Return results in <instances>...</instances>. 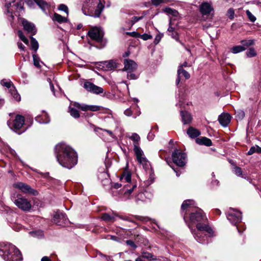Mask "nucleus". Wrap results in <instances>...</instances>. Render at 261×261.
<instances>
[{"instance_id": "f257e3e1", "label": "nucleus", "mask_w": 261, "mask_h": 261, "mask_svg": "<svg viewBox=\"0 0 261 261\" xmlns=\"http://www.w3.org/2000/svg\"><path fill=\"white\" fill-rule=\"evenodd\" d=\"M206 221L207 218L202 211L198 209L196 210L195 213H191L190 221L188 223V226L193 234L195 239L201 244L208 243L207 237H206V235L203 233V231L208 233L209 237L213 236L212 229L208 225L204 223Z\"/></svg>"}, {"instance_id": "f03ea898", "label": "nucleus", "mask_w": 261, "mask_h": 261, "mask_svg": "<svg viewBox=\"0 0 261 261\" xmlns=\"http://www.w3.org/2000/svg\"><path fill=\"white\" fill-rule=\"evenodd\" d=\"M55 149L57 160L62 167L71 169L77 164L76 153L65 143L58 144L55 146Z\"/></svg>"}, {"instance_id": "7ed1b4c3", "label": "nucleus", "mask_w": 261, "mask_h": 261, "mask_svg": "<svg viewBox=\"0 0 261 261\" xmlns=\"http://www.w3.org/2000/svg\"><path fill=\"white\" fill-rule=\"evenodd\" d=\"M0 255L5 261H18L22 259L20 251L11 244L0 245Z\"/></svg>"}, {"instance_id": "20e7f679", "label": "nucleus", "mask_w": 261, "mask_h": 261, "mask_svg": "<svg viewBox=\"0 0 261 261\" xmlns=\"http://www.w3.org/2000/svg\"><path fill=\"white\" fill-rule=\"evenodd\" d=\"M100 0H86L83 7V12L86 15L99 17L103 9Z\"/></svg>"}, {"instance_id": "39448f33", "label": "nucleus", "mask_w": 261, "mask_h": 261, "mask_svg": "<svg viewBox=\"0 0 261 261\" xmlns=\"http://www.w3.org/2000/svg\"><path fill=\"white\" fill-rule=\"evenodd\" d=\"M14 203L18 208L23 212L30 211L32 207L31 201L22 196L17 197L14 200Z\"/></svg>"}, {"instance_id": "423d86ee", "label": "nucleus", "mask_w": 261, "mask_h": 261, "mask_svg": "<svg viewBox=\"0 0 261 261\" xmlns=\"http://www.w3.org/2000/svg\"><path fill=\"white\" fill-rule=\"evenodd\" d=\"M173 162L178 166L182 167L186 163V154L178 150H174L172 154Z\"/></svg>"}, {"instance_id": "0eeeda50", "label": "nucleus", "mask_w": 261, "mask_h": 261, "mask_svg": "<svg viewBox=\"0 0 261 261\" xmlns=\"http://www.w3.org/2000/svg\"><path fill=\"white\" fill-rule=\"evenodd\" d=\"M24 117L20 115H17L15 119L12 122L8 121L7 123L11 129L13 130L18 134H21L22 132H19V129L22 127L24 124Z\"/></svg>"}, {"instance_id": "6e6552de", "label": "nucleus", "mask_w": 261, "mask_h": 261, "mask_svg": "<svg viewBox=\"0 0 261 261\" xmlns=\"http://www.w3.org/2000/svg\"><path fill=\"white\" fill-rule=\"evenodd\" d=\"M227 219L233 225H236L242 220V213L236 209L230 208L227 213Z\"/></svg>"}, {"instance_id": "1a4fd4ad", "label": "nucleus", "mask_w": 261, "mask_h": 261, "mask_svg": "<svg viewBox=\"0 0 261 261\" xmlns=\"http://www.w3.org/2000/svg\"><path fill=\"white\" fill-rule=\"evenodd\" d=\"M53 220L56 224L61 226H65L68 223V219L65 214L59 211L55 213Z\"/></svg>"}, {"instance_id": "9d476101", "label": "nucleus", "mask_w": 261, "mask_h": 261, "mask_svg": "<svg viewBox=\"0 0 261 261\" xmlns=\"http://www.w3.org/2000/svg\"><path fill=\"white\" fill-rule=\"evenodd\" d=\"M88 36L96 42H100L103 37V33L100 28L94 27L90 30L88 33Z\"/></svg>"}, {"instance_id": "9b49d317", "label": "nucleus", "mask_w": 261, "mask_h": 261, "mask_svg": "<svg viewBox=\"0 0 261 261\" xmlns=\"http://www.w3.org/2000/svg\"><path fill=\"white\" fill-rule=\"evenodd\" d=\"M84 87L87 91L95 94H100L103 92L102 88L90 82H85L84 84Z\"/></svg>"}, {"instance_id": "f8f14e48", "label": "nucleus", "mask_w": 261, "mask_h": 261, "mask_svg": "<svg viewBox=\"0 0 261 261\" xmlns=\"http://www.w3.org/2000/svg\"><path fill=\"white\" fill-rule=\"evenodd\" d=\"M14 187L20 190L24 193H30L33 195H36L38 194V192L36 190L32 189L30 186L21 182L15 184Z\"/></svg>"}, {"instance_id": "ddd939ff", "label": "nucleus", "mask_w": 261, "mask_h": 261, "mask_svg": "<svg viewBox=\"0 0 261 261\" xmlns=\"http://www.w3.org/2000/svg\"><path fill=\"white\" fill-rule=\"evenodd\" d=\"M73 106L83 111H90L92 112H96L100 110L101 107L95 105H87L85 104H81L75 102Z\"/></svg>"}, {"instance_id": "4468645a", "label": "nucleus", "mask_w": 261, "mask_h": 261, "mask_svg": "<svg viewBox=\"0 0 261 261\" xmlns=\"http://www.w3.org/2000/svg\"><path fill=\"white\" fill-rule=\"evenodd\" d=\"M123 64L124 67L123 71H126L128 73L132 72L135 71L137 68V64L132 60L124 59Z\"/></svg>"}, {"instance_id": "2eb2a0df", "label": "nucleus", "mask_w": 261, "mask_h": 261, "mask_svg": "<svg viewBox=\"0 0 261 261\" xmlns=\"http://www.w3.org/2000/svg\"><path fill=\"white\" fill-rule=\"evenodd\" d=\"M33 1H34L36 4L39 7V8L45 13H46V11L49 8L48 4L45 2L44 0H25V2L27 4L31 7L33 4Z\"/></svg>"}, {"instance_id": "dca6fc26", "label": "nucleus", "mask_w": 261, "mask_h": 261, "mask_svg": "<svg viewBox=\"0 0 261 261\" xmlns=\"http://www.w3.org/2000/svg\"><path fill=\"white\" fill-rule=\"evenodd\" d=\"M134 151L138 163L147 159L142 150L136 144H134Z\"/></svg>"}, {"instance_id": "f3484780", "label": "nucleus", "mask_w": 261, "mask_h": 261, "mask_svg": "<svg viewBox=\"0 0 261 261\" xmlns=\"http://www.w3.org/2000/svg\"><path fill=\"white\" fill-rule=\"evenodd\" d=\"M22 23L24 29L28 33L31 34L32 35H34L36 34L37 31L34 24L25 19L22 20Z\"/></svg>"}, {"instance_id": "a211bd4d", "label": "nucleus", "mask_w": 261, "mask_h": 261, "mask_svg": "<svg viewBox=\"0 0 261 261\" xmlns=\"http://www.w3.org/2000/svg\"><path fill=\"white\" fill-rule=\"evenodd\" d=\"M231 117L228 113H222L219 115L218 120L219 123L224 127L227 126L231 121Z\"/></svg>"}, {"instance_id": "6ab92c4d", "label": "nucleus", "mask_w": 261, "mask_h": 261, "mask_svg": "<svg viewBox=\"0 0 261 261\" xmlns=\"http://www.w3.org/2000/svg\"><path fill=\"white\" fill-rule=\"evenodd\" d=\"M180 114L181 117V121L184 124H188L191 122L192 116L189 112L181 111Z\"/></svg>"}, {"instance_id": "aec40b11", "label": "nucleus", "mask_w": 261, "mask_h": 261, "mask_svg": "<svg viewBox=\"0 0 261 261\" xmlns=\"http://www.w3.org/2000/svg\"><path fill=\"white\" fill-rule=\"evenodd\" d=\"M212 10L213 8L210 3L205 2L200 6V11L203 15H207Z\"/></svg>"}, {"instance_id": "412c9836", "label": "nucleus", "mask_w": 261, "mask_h": 261, "mask_svg": "<svg viewBox=\"0 0 261 261\" xmlns=\"http://www.w3.org/2000/svg\"><path fill=\"white\" fill-rule=\"evenodd\" d=\"M187 133L191 138H195L200 135V131L193 127H189Z\"/></svg>"}, {"instance_id": "4be33fe9", "label": "nucleus", "mask_w": 261, "mask_h": 261, "mask_svg": "<svg viewBox=\"0 0 261 261\" xmlns=\"http://www.w3.org/2000/svg\"><path fill=\"white\" fill-rule=\"evenodd\" d=\"M194 204V201L192 200H185L181 205V211H190L191 208Z\"/></svg>"}, {"instance_id": "5701e85b", "label": "nucleus", "mask_w": 261, "mask_h": 261, "mask_svg": "<svg viewBox=\"0 0 261 261\" xmlns=\"http://www.w3.org/2000/svg\"><path fill=\"white\" fill-rule=\"evenodd\" d=\"M196 142L199 145H204L207 146H211L212 145V141L206 137H201L197 138Z\"/></svg>"}, {"instance_id": "b1692460", "label": "nucleus", "mask_w": 261, "mask_h": 261, "mask_svg": "<svg viewBox=\"0 0 261 261\" xmlns=\"http://www.w3.org/2000/svg\"><path fill=\"white\" fill-rule=\"evenodd\" d=\"M232 171L233 173L238 176L246 178V176L243 175L242 169L240 167L237 166L235 164L232 165Z\"/></svg>"}, {"instance_id": "393cba45", "label": "nucleus", "mask_w": 261, "mask_h": 261, "mask_svg": "<svg viewBox=\"0 0 261 261\" xmlns=\"http://www.w3.org/2000/svg\"><path fill=\"white\" fill-rule=\"evenodd\" d=\"M11 3H9L8 4H6L5 7L6 9L7 10L6 15H8V19H9V20L10 21L12 22L13 21V20L14 19V17L12 14V11H11V10L10 9V7H11Z\"/></svg>"}, {"instance_id": "a878e982", "label": "nucleus", "mask_w": 261, "mask_h": 261, "mask_svg": "<svg viewBox=\"0 0 261 261\" xmlns=\"http://www.w3.org/2000/svg\"><path fill=\"white\" fill-rule=\"evenodd\" d=\"M53 20L54 21H57L59 23L66 22L68 20L67 17H63L57 13L54 14Z\"/></svg>"}, {"instance_id": "bb28decb", "label": "nucleus", "mask_w": 261, "mask_h": 261, "mask_svg": "<svg viewBox=\"0 0 261 261\" xmlns=\"http://www.w3.org/2000/svg\"><path fill=\"white\" fill-rule=\"evenodd\" d=\"M103 64L106 66L108 70H113L117 67L116 63L113 60L105 61L103 62Z\"/></svg>"}, {"instance_id": "cd10ccee", "label": "nucleus", "mask_w": 261, "mask_h": 261, "mask_svg": "<svg viewBox=\"0 0 261 261\" xmlns=\"http://www.w3.org/2000/svg\"><path fill=\"white\" fill-rule=\"evenodd\" d=\"M120 180L123 182L129 183L131 181V174L129 172H124L120 177Z\"/></svg>"}, {"instance_id": "c85d7f7f", "label": "nucleus", "mask_w": 261, "mask_h": 261, "mask_svg": "<svg viewBox=\"0 0 261 261\" xmlns=\"http://www.w3.org/2000/svg\"><path fill=\"white\" fill-rule=\"evenodd\" d=\"M10 92L12 96H13L14 99L17 101H19L20 100L21 97L20 95L17 93L15 87L14 86H12L10 91Z\"/></svg>"}, {"instance_id": "c756f323", "label": "nucleus", "mask_w": 261, "mask_h": 261, "mask_svg": "<svg viewBox=\"0 0 261 261\" xmlns=\"http://www.w3.org/2000/svg\"><path fill=\"white\" fill-rule=\"evenodd\" d=\"M164 12H166L168 15H170L175 17H177L179 13L176 10L167 7L164 9Z\"/></svg>"}, {"instance_id": "7c9ffc66", "label": "nucleus", "mask_w": 261, "mask_h": 261, "mask_svg": "<svg viewBox=\"0 0 261 261\" xmlns=\"http://www.w3.org/2000/svg\"><path fill=\"white\" fill-rule=\"evenodd\" d=\"M30 39L31 48L34 51L35 53H36L39 47V44L37 41L33 37H31Z\"/></svg>"}, {"instance_id": "2f4dec72", "label": "nucleus", "mask_w": 261, "mask_h": 261, "mask_svg": "<svg viewBox=\"0 0 261 261\" xmlns=\"http://www.w3.org/2000/svg\"><path fill=\"white\" fill-rule=\"evenodd\" d=\"M182 74L186 79H189L190 77V74L185 70L182 69V66H179L177 70V74L180 76Z\"/></svg>"}, {"instance_id": "473e14b6", "label": "nucleus", "mask_w": 261, "mask_h": 261, "mask_svg": "<svg viewBox=\"0 0 261 261\" xmlns=\"http://www.w3.org/2000/svg\"><path fill=\"white\" fill-rule=\"evenodd\" d=\"M245 50V47H244L241 45L234 46L231 48V51L233 54H238L242 52Z\"/></svg>"}, {"instance_id": "72a5a7b5", "label": "nucleus", "mask_w": 261, "mask_h": 261, "mask_svg": "<svg viewBox=\"0 0 261 261\" xmlns=\"http://www.w3.org/2000/svg\"><path fill=\"white\" fill-rule=\"evenodd\" d=\"M29 233L33 237L38 239L42 238L44 235L43 231L40 230L31 231Z\"/></svg>"}, {"instance_id": "f704fd0d", "label": "nucleus", "mask_w": 261, "mask_h": 261, "mask_svg": "<svg viewBox=\"0 0 261 261\" xmlns=\"http://www.w3.org/2000/svg\"><path fill=\"white\" fill-rule=\"evenodd\" d=\"M69 112L70 113V115L74 118H79L80 117V115L79 111L73 108L69 107Z\"/></svg>"}, {"instance_id": "c9c22d12", "label": "nucleus", "mask_w": 261, "mask_h": 261, "mask_svg": "<svg viewBox=\"0 0 261 261\" xmlns=\"http://www.w3.org/2000/svg\"><path fill=\"white\" fill-rule=\"evenodd\" d=\"M254 40H243L241 41V45L245 47V49L249 46L254 44Z\"/></svg>"}, {"instance_id": "e433bc0d", "label": "nucleus", "mask_w": 261, "mask_h": 261, "mask_svg": "<svg viewBox=\"0 0 261 261\" xmlns=\"http://www.w3.org/2000/svg\"><path fill=\"white\" fill-rule=\"evenodd\" d=\"M1 84L2 86H5L7 88L9 89L10 91L11 90V89L12 87V86H14L11 81H7L6 80H2L1 81Z\"/></svg>"}, {"instance_id": "4c0bfd02", "label": "nucleus", "mask_w": 261, "mask_h": 261, "mask_svg": "<svg viewBox=\"0 0 261 261\" xmlns=\"http://www.w3.org/2000/svg\"><path fill=\"white\" fill-rule=\"evenodd\" d=\"M33 62L34 65L37 68H40L41 65L40 64V60L38 56V55L36 54H34L33 55Z\"/></svg>"}, {"instance_id": "58836bf2", "label": "nucleus", "mask_w": 261, "mask_h": 261, "mask_svg": "<svg viewBox=\"0 0 261 261\" xmlns=\"http://www.w3.org/2000/svg\"><path fill=\"white\" fill-rule=\"evenodd\" d=\"M140 165H142L145 170L147 171L150 168V164L147 159H146L141 162L139 163Z\"/></svg>"}, {"instance_id": "ea45409f", "label": "nucleus", "mask_w": 261, "mask_h": 261, "mask_svg": "<svg viewBox=\"0 0 261 261\" xmlns=\"http://www.w3.org/2000/svg\"><path fill=\"white\" fill-rule=\"evenodd\" d=\"M18 36L19 38L27 45L29 44V40L24 36L22 32L20 30L18 31Z\"/></svg>"}, {"instance_id": "a19ab883", "label": "nucleus", "mask_w": 261, "mask_h": 261, "mask_svg": "<svg viewBox=\"0 0 261 261\" xmlns=\"http://www.w3.org/2000/svg\"><path fill=\"white\" fill-rule=\"evenodd\" d=\"M129 138L134 141V145L136 144L138 146V142L140 141V138L137 134L133 133Z\"/></svg>"}, {"instance_id": "79ce46f5", "label": "nucleus", "mask_w": 261, "mask_h": 261, "mask_svg": "<svg viewBox=\"0 0 261 261\" xmlns=\"http://www.w3.org/2000/svg\"><path fill=\"white\" fill-rule=\"evenodd\" d=\"M101 219L106 221H113L114 220V218L113 216H110L109 214L107 213H105L102 214L101 216Z\"/></svg>"}, {"instance_id": "37998d69", "label": "nucleus", "mask_w": 261, "mask_h": 261, "mask_svg": "<svg viewBox=\"0 0 261 261\" xmlns=\"http://www.w3.org/2000/svg\"><path fill=\"white\" fill-rule=\"evenodd\" d=\"M246 54L247 56L249 58L255 57L256 55V53L253 48H250Z\"/></svg>"}, {"instance_id": "c03bdc74", "label": "nucleus", "mask_w": 261, "mask_h": 261, "mask_svg": "<svg viewBox=\"0 0 261 261\" xmlns=\"http://www.w3.org/2000/svg\"><path fill=\"white\" fill-rule=\"evenodd\" d=\"M227 16L230 19L234 18V10L233 8H230L228 10L227 13Z\"/></svg>"}, {"instance_id": "a18cd8bd", "label": "nucleus", "mask_w": 261, "mask_h": 261, "mask_svg": "<svg viewBox=\"0 0 261 261\" xmlns=\"http://www.w3.org/2000/svg\"><path fill=\"white\" fill-rule=\"evenodd\" d=\"M246 13L248 16V18H249L250 21L253 22L256 20V17L251 13V12L249 10H246Z\"/></svg>"}, {"instance_id": "49530a36", "label": "nucleus", "mask_w": 261, "mask_h": 261, "mask_svg": "<svg viewBox=\"0 0 261 261\" xmlns=\"http://www.w3.org/2000/svg\"><path fill=\"white\" fill-rule=\"evenodd\" d=\"M143 18L142 16L140 17H137V16H134L132 18V19L130 20L129 23L131 26L134 25L136 22L137 21L141 20Z\"/></svg>"}, {"instance_id": "de8ad7c7", "label": "nucleus", "mask_w": 261, "mask_h": 261, "mask_svg": "<svg viewBox=\"0 0 261 261\" xmlns=\"http://www.w3.org/2000/svg\"><path fill=\"white\" fill-rule=\"evenodd\" d=\"M59 10L65 12L67 15L68 14V8L65 5H60L59 7Z\"/></svg>"}, {"instance_id": "09e8293b", "label": "nucleus", "mask_w": 261, "mask_h": 261, "mask_svg": "<svg viewBox=\"0 0 261 261\" xmlns=\"http://www.w3.org/2000/svg\"><path fill=\"white\" fill-rule=\"evenodd\" d=\"M163 37V34H161V33L158 34L154 38V43L156 44L159 43Z\"/></svg>"}, {"instance_id": "8fccbe9b", "label": "nucleus", "mask_w": 261, "mask_h": 261, "mask_svg": "<svg viewBox=\"0 0 261 261\" xmlns=\"http://www.w3.org/2000/svg\"><path fill=\"white\" fill-rule=\"evenodd\" d=\"M140 38L143 40H147L152 38V36L148 34H143L140 36Z\"/></svg>"}, {"instance_id": "3c124183", "label": "nucleus", "mask_w": 261, "mask_h": 261, "mask_svg": "<svg viewBox=\"0 0 261 261\" xmlns=\"http://www.w3.org/2000/svg\"><path fill=\"white\" fill-rule=\"evenodd\" d=\"M172 25H173L172 19V18H170V22H169V28L167 30L168 33L175 32V28L174 27H172Z\"/></svg>"}, {"instance_id": "603ef678", "label": "nucleus", "mask_w": 261, "mask_h": 261, "mask_svg": "<svg viewBox=\"0 0 261 261\" xmlns=\"http://www.w3.org/2000/svg\"><path fill=\"white\" fill-rule=\"evenodd\" d=\"M152 4L154 6H159L162 3H165L166 0H151Z\"/></svg>"}, {"instance_id": "864d4df0", "label": "nucleus", "mask_w": 261, "mask_h": 261, "mask_svg": "<svg viewBox=\"0 0 261 261\" xmlns=\"http://www.w3.org/2000/svg\"><path fill=\"white\" fill-rule=\"evenodd\" d=\"M127 78L129 80H136L138 79V76L135 73L130 72L127 73Z\"/></svg>"}, {"instance_id": "5fc2aeb1", "label": "nucleus", "mask_w": 261, "mask_h": 261, "mask_svg": "<svg viewBox=\"0 0 261 261\" xmlns=\"http://www.w3.org/2000/svg\"><path fill=\"white\" fill-rule=\"evenodd\" d=\"M140 257H143L144 259H149L150 258L152 257V254L148 252L143 253L142 256H141Z\"/></svg>"}, {"instance_id": "6e6d98bb", "label": "nucleus", "mask_w": 261, "mask_h": 261, "mask_svg": "<svg viewBox=\"0 0 261 261\" xmlns=\"http://www.w3.org/2000/svg\"><path fill=\"white\" fill-rule=\"evenodd\" d=\"M169 35H170L173 39L176 40V41H178L179 38L178 36V34L176 32H173L169 33Z\"/></svg>"}, {"instance_id": "4d7b16f0", "label": "nucleus", "mask_w": 261, "mask_h": 261, "mask_svg": "<svg viewBox=\"0 0 261 261\" xmlns=\"http://www.w3.org/2000/svg\"><path fill=\"white\" fill-rule=\"evenodd\" d=\"M126 244L127 245L130 246L133 249H136L137 248V246L134 243V242L133 241H132V240H127L126 241Z\"/></svg>"}, {"instance_id": "13d9d810", "label": "nucleus", "mask_w": 261, "mask_h": 261, "mask_svg": "<svg viewBox=\"0 0 261 261\" xmlns=\"http://www.w3.org/2000/svg\"><path fill=\"white\" fill-rule=\"evenodd\" d=\"M245 112L243 111H239L237 113V117L239 119H242L245 117Z\"/></svg>"}, {"instance_id": "bf43d9fd", "label": "nucleus", "mask_w": 261, "mask_h": 261, "mask_svg": "<svg viewBox=\"0 0 261 261\" xmlns=\"http://www.w3.org/2000/svg\"><path fill=\"white\" fill-rule=\"evenodd\" d=\"M256 146L251 147L247 153L248 155H251L254 152H256Z\"/></svg>"}, {"instance_id": "052dcab7", "label": "nucleus", "mask_w": 261, "mask_h": 261, "mask_svg": "<svg viewBox=\"0 0 261 261\" xmlns=\"http://www.w3.org/2000/svg\"><path fill=\"white\" fill-rule=\"evenodd\" d=\"M124 114L126 116H130L132 114V110L130 109H127L124 111Z\"/></svg>"}, {"instance_id": "680f3d73", "label": "nucleus", "mask_w": 261, "mask_h": 261, "mask_svg": "<svg viewBox=\"0 0 261 261\" xmlns=\"http://www.w3.org/2000/svg\"><path fill=\"white\" fill-rule=\"evenodd\" d=\"M97 129H101V130H102L103 131L107 132L110 136L114 138V134L112 131L108 130V129H102V128H100L99 127L97 128Z\"/></svg>"}, {"instance_id": "e2e57ef3", "label": "nucleus", "mask_w": 261, "mask_h": 261, "mask_svg": "<svg viewBox=\"0 0 261 261\" xmlns=\"http://www.w3.org/2000/svg\"><path fill=\"white\" fill-rule=\"evenodd\" d=\"M136 187V185H133V187L129 189H128L127 190V191H126L125 192H124V194H130L134 190V188H135Z\"/></svg>"}, {"instance_id": "0e129e2a", "label": "nucleus", "mask_w": 261, "mask_h": 261, "mask_svg": "<svg viewBox=\"0 0 261 261\" xmlns=\"http://www.w3.org/2000/svg\"><path fill=\"white\" fill-rule=\"evenodd\" d=\"M154 135L152 133L149 132L147 135V139L149 141H151L154 138Z\"/></svg>"}, {"instance_id": "69168bd1", "label": "nucleus", "mask_w": 261, "mask_h": 261, "mask_svg": "<svg viewBox=\"0 0 261 261\" xmlns=\"http://www.w3.org/2000/svg\"><path fill=\"white\" fill-rule=\"evenodd\" d=\"M17 45H18V48L20 49H21V50L24 51L25 50L24 46L21 42H18Z\"/></svg>"}, {"instance_id": "338daca9", "label": "nucleus", "mask_w": 261, "mask_h": 261, "mask_svg": "<svg viewBox=\"0 0 261 261\" xmlns=\"http://www.w3.org/2000/svg\"><path fill=\"white\" fill-rule=\"evenodd\" d=\"M41 261H51V259L48 257V256H43L41 259Z\"/></svg>"}, {"instance_id": "774afa93", "label": "nucleus", "mask_w": 261, "mask_h": 261, "mask_svg": "<svg viewBox=\"0 0 261 261\" xmlns=\"http://www.w3.org/2000/svg\"><path fill=\"white\" fill-rule=\"evenodd\" d=\"M135 261H149V260H146L145 259H144L143 258V257L139 256L136 259Z\"/></svg>"}]
</instances>
